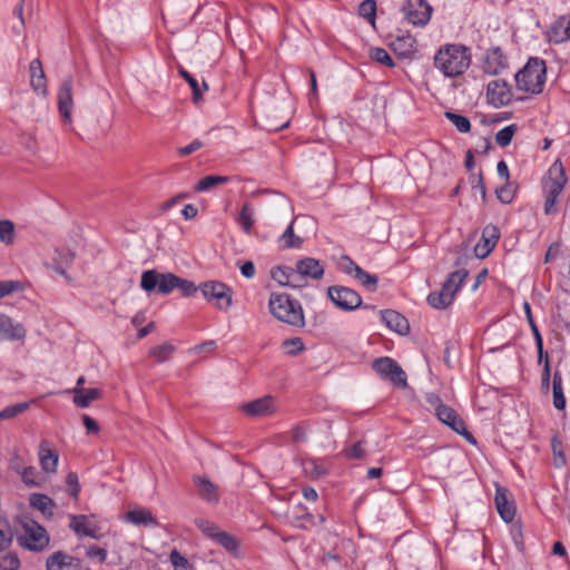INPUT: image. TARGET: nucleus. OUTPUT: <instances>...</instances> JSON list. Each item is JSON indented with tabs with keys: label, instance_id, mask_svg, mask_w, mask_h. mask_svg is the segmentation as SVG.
Wrapping results in <instances>:
<instances>
[{
	"label": "nucleus",
	"instance_id": "obj_1",
	"mask_svg": "<svg viewBox=\"0 0 570 570\" xmlns=\"http://www.w3.org/2000/svg\"><path fill=\"white\" fill-rule=\"evenodd\" d=\"M434 61L443 71H464L471 65L470 49L460 43L445 45L438 50Z\"/></svg>",
	"mask_w": 570,
	"mask_h": 570
},
{
	"label": "nucleus",
	"instance_id": "obj_2",
	"mask_svg": "<svg viewBox=\"0 0 570 570\" xmlns=\"http://www.w3.org/2000/svg\"><path fill=\"white\" fill-rule=\"evenodd\" d=\"M271 313L281 322L292 326H304V314L301 304L286 294H272L268 302Z\"/></svg>",
	"mask_w": 570,
	"mask_h": 570
},
{
	"label": "nucleus",
	"instance_id": "obj_3",
	"mask_svg": "<svg viewBox=\"0 0 570 570\" xmlns=\"http://www.w3.org/2000/svg\"><path fill=\"white\" fill-rule=\"evenodd\" d=\"M568 178L564 168L560 161L553 163L549 169V179L544 181V214L554 215L558 212L557 200L564 189Z\"/></svg>",
	"mask_w": 570,
	"mask_h": 570
},
{
	"label": "nucleus",
	"instance_id": "obj_4",
	"mask_svg": "<svg viewBox=\"0 0 570 570\" xmlns=\"http://www.w3.org/2000/svg\"><path fill=\"white\" fill-rule=\"evenodd\" d=\"M178 276L173 273H158L154 269L145 271L141 274L140 286L146 292L157 289L158 293L167 295L176 288Z\"/></svg>",
	"mask_w": 570,
	"mask_h": 570
},
{
	"label": "nucleus",
	"instance_id": "obj_5",
	"mask_svg": "<svg viewBox=\"0 0 570 570\" xmlns=\"http://www.w3.org/2000/svg\"><path fill=\"white\" fill-rule=\"evenodd\" d=\"M372 367L382 379L389 380L393 385L401 389L407 386L405 372L393 358L387 356L376 358Z\"/></svg>",
	"mask_w": 570,
	"mask_h": 570
},
{
	"label": "nucleus",
	"instance_id": "obj_6",
	"mask_svg": "<svg viewBox=\"0 0 570 570\" xmlns=\"http://www.w3.org/2000/svg\"><path fill=\"white\" fill-rule=\"evenodd\" d=\"M199 288L207 301H216L219 309L227 311L232 306L233 291L225 283L209 281L203 283Z\"/></svg>",
	"mask_w": 570,
	"mask_h": 570
},
{
	"label": "nucleus",
	"instance_id": "obj_7",
	"mask_svg": "<svg viewBox=\"0 0 570 570\" xmlns=\"http://www.w3.org/2000/svg\"><path fill=\"white\" fill-rule=\"evenodd\" d=\"M327 295L335 306L344 311H353L362 305L360 294L350 287L330 286Z\"/></svg>",
	"mask_w": 570,
	"mask_h": 570
},
{
	"label": "nucleus",
	"instance_id": "obj_8",
	"mask_svg": "<svg viewBox=\"0 0 570 570\" xmlns=\"http://www.w3.org/2000/svg\"><path fill=\"white\" fill-rule=\"evenodd\" d=\"M24 534L21 537V544L31 551H42L49 543V537L45 528L29 521L23 524Z\"/></svg>",
	"mask_w": 570,
	"mask_h": 570
},
{
	"label": "nucleus",
	"instance_id": "obj_9",
	"mask_svg": "<svg viewBox=\"0 0 570 570\" xmlns=\"http://www.w3.org/2000/svg\"><path fill=\"white\" fill-rule=\"evenodd\" d=\"M403 12L410 23L423 27L431 19L432 7L426 0H406Z\"/></svg>",
	"mask_w": 570,
	"mask_h": 570
},
{
	"label": "nucleus",
	"instance_id": "obj_10",
	"mask_svg": "<svg viewBox=\"0 0 570 570\" xmlns=\"http://www.w3.org/2000/svg\"><path fill=\"white\" fill-rule=\"evenodd\" d=\"M428 402L431 405H435V414L442 423L446 424L455 432L464 431L463 420L459 417V415L452 407L442 404L438 395L429 394Z\"/></svg>",
	"mask_w": 570,
	"mask_h": 570
},
{
	"label": "nucleus",
	"instance_id": "obj_11",
	"mask_svg": "<svg viewBox=\"0 0 570 570\" xmlns=\"http://www.w3.org/2000/svg\"><path fill=\"white\" fill-rule=\"evenodd\" d=\"M240 410L249 416H269L276 412L275 399L272 395H265L242 404Z\"/></svg>",
	"mask_w": 570,
	"mask_h": 570
},
{
	"label": "nucleus",
	"instance_id": "obj_12",
	"mask_svg": "<svg viewBox=\"0 0 570 570\" xmlns=\"http://www.w3.org/2000/svg\"><path fill=\"white\" fill-rule=\"evenodd\" d=\"M547 73H514L515 86L519 90L537 95L542 92Z\"/></svg>",
	"mask_w": 570,
	"mask_h": 570
},
{
	"label": "nucleus",
	"instance_id": "obj_13",
	"mask_svg": "<svg viewBox=\"0 0 570 570\" xmlns=\"http://www.w3.org/2000/svg\"><path fill=\"white\" fill-rule=\"evenodd\" d=\"M495 508L502 520L507 523L512 522L515 517V504L509 499V491L507 488L495 484Z\"/></svg>",
	"mask_w": 570,
	"mask_h": 570
},
{
	"label": "nucleus",
	"instance_id": "obj_14",
	"mask_svg": "<svg viewBox=\"0 0 570 570\" xmlns=\"http://www.w3.org/2000/svg\"><path fill=\"white\" fill-rule=\"evenodd\" d=\"M500 238L499 228L493 225H487L482 230L481 240L475 245L474 253L479 258H485L495 247Z\"/></svg>",
	"mask_w": 570,
	"mask_h": 570
},
{
	"label": "nucleus",
	"instance_id": "obj_15",
	"mask_svg": "<svg viewBox=\"0 0 570 570\" xmlns=\"http://www.w3.org/2000/svg\"><path fill=\"white\" fill-rule=\"evenodd\" d=\"M73 83L71 78L66 79L59 88L58 92V109L65 122H71V110Z\"/></svg>",
	"mask_w": 570,
	"mask_h": 570
},
{
	"label": "nucleus",
	"instance_id": "obj_16",
	"mask_svg": "<svg viewBox=\"0 0 570 570\" xmlns=\"http://www.w3.org/2000/svg\"><path fill=\"white\" fill-rule=\"evenodd\" d=\"M27 330L21 323L14 322L8 315L0 313V337L7 341H22Z\"/></svg>",
	"mask_w": 570,
	"mask_h": 570
},
{
	"label": "nucleus",
	"instance_id": "obj_17",
	"mask_svg": "<svg viewBox=\"0 0 570 570\" xmlns=\"http://www.w3.org/2000/svg\"><path fill=\"white\" fill-rule=\"evenodd\" d=\"M487 99L494 107L508 105L511 100L509 86L500 81L490 82L487 89Z\"/></svg>",
	"mask_w": 570,
	"mask_h": 570
},
{
	"label": "nucleus",
	"instance_id": "obj_18",
	"mask_svg": "<svg viewBox=\"0 0 570 570\" xmlns=\"http://www.w3.org/2000/svg\"><path fill=\"white\" fill-rule=\"evenodd\" d=\"M193 481L197 488V493L200 499L213 504H216L219 501V489L217 484L203 475H195Z\"/></svg>",
	"mask_w": 570,
	"mask_h": 570
},
{
	"label": "nucleus",
	"instance_id": "obj_19",
	"mask_svg": "<svg viewBox=\"0 0 570 570\" xmlns=\"http://www.w3.org/2000/svg\"><path fill=\"white\" fill-rule=\"evenodd\" d=\"M70 529L79 537H90L98 539L97 527L88 519L87 515L78 514L70 517Z\"/></svg>",
	"mask_w": 570,
	"mask_h": 570
},
{
	"label": "nucleus",
	"instance_id": "obj_20",
	"mask_svg": "<svg viewBox=\"0 0 570 570\" xmlns=\"http://www.w3.org/2000/svg\"><path fill=\"white\" fill-rule=\"evenodd\" d=\"M296 268L304 278L309 277L312 279H321L324 275V266L318 259L313 257H305L296 263Z\"/></svg>",
	"mask_w": 570,
	"mask_h": 570
},
{
	"label": "nucleus",
	"instance_id": "obj_21",
	"mask_svg": "<svg viewBox=\"0 0 570 570\" xmlns=\"http://www.w3.org/2000/svg\"><path fill=\"white\" fill-rule=\"evenodd\" d=\"M382 321L390 330L396 332L397 334L405 335L410 331V324L407 320L396 311L386 309L382 312Z\"/></svg>",
	"mask_w": 570,
	"mask_h": 570
},
{
	"label": "nucleus",
	"instance_id": "obj_22",
	"mask_svg": "<svg viewBox=\"0 0 570 570\" xmlns=\"http://www.w3.org/2000/svg\"><path fill=\"white\" fill-rule=\"evenodd\" d=\"M39 460L45 472L55 473L57 471L59 455L50 449L47 440H42L39 445Z\"/></svg>",
	"mask_w": 570,
	"mask_h": 570
},
{
	"label": "nucleus",
	"instance_id": "obj_23",
	"mask_svg": "<svg viewBox=\"0 0 570 570\" xmlns=\"http://www.w3.org/2000/svg\"><path fill=\"white\" fill-rule=\"evenodd\" d=\"M461 76L462 73H443L441 82L443 94L454 98L458 97V94L464 95V89H461L464 85V79Z\"/></svg>",
	"mask_w": 570,
	"mask_h": 570
},
{
	"label": "nucleus",
	"instance_id": "obj_24",
	"mask_svg": "<svg viewBox=\"0 0 570 570\" xmlns=\"http://www.w3.org/2000/svg\"><path fill=\"white\" fill-rule=\"evenodd\" d=\"M485 71H500L509 68L508 58L504 56L500 48H492L487 51L485 58Z\"/></svg>",
	"mask_w": 570,
	"mask_h": 570
},
{
	"label": "nucleus",
	"instance_id": "obj_25",
	"mask_svg": "<svg viewBox=\"0 0 570 570\" xmlns=\"http://www.w3.org/2000/svg\"><path fill=\"white\" fill-rule=\"evenodd\" d=\"M73 393V403L81 409L88 407L91 402L102 396L100 389H79L75 387L70 391Z\"/></svg>",
	"mask_w": 570,
	"mask_h": 570
},
{
	"label": "nucleus",
	"instance_id": "obj_26",
	"mask_svg": "<svg viewBox=\"0 0 570 570\" xmlns=\"http://www.w3.org/2000/svg\"><path fill=\"white\" fill-rule=\"evenodd\" d=\"M126 520L135 525H145L153 528L159 525L153 513L144 508L128 511L126 514Z\"/></svg>",
	"mask_w": 570,
	"mask_h": 570
},
{
	"label": "nucleus",
	"instance_id": "obj_27",
	"mask_svg": "<svg viewBox=\"0 0 570 570\" xmlns=\"http://www.w3.org/2000/svg\"><path fill=\"white\" fill-rule=\"evenodd\" d=\"M416 40L409 32H402L395 37L391 46L393 50L402 57H406L415 49Z\"/></svg>",
	"mask_w": 570,
	"mask_h": 570
},
{
	"label": "nucleus",
	"instance_id": "obj_28",
	"mask_svg": "<svg viewBox=\"0 0 570 570\" xmlns=\"http://www.w3.org/2000/svg\"><path fill=\"white\" fill-rule=\"evenodd\" d=\"M30 505L39 510L47 518L52 517L56 509L53 500L41 493H33L30 495Z\"/></svg>",
	"mask_w": 570,
	"mask_h": 570
},
{
	"label": "nucleus",
	"instance_id": "obj_29",
	"mask_svg": "<svg viewBox=\"0 0 570 570\" xmlns=\"http://www.w3.org/2000/svg\"><path fill=\"white\" fill-rule=\"evenodd\" d=\"M468 277L466 269H458L449 275L442 287L454 298L455 294Z\"/></svg>",
	"mask_w": 570,
	"mask_h": 570
},
{
	"label": "nucleus",
	"instance_id": "obj_30",
	"mask_svg": "<svg viewBox=\"0 0 570 570\" xmlns=\"http://www.w3.org/2000/svg\"><path fill=\"white\" fill-rule=\"evenodd\" d=\"M384 109H385L384 98L375 97L374 101H373V107L371 109H368L366 106L361 115V118L368 124L373 122L374 120L380 121L384 117Z\"/></svg>",
	"mask_w": 570,
	"mask_h": 570
},
{
	"label": "nucleus",
	"instance_id": "obj_31",
	"mask_svg": "<svg viewBox=\"0 0 570 570\" xmlns=\"http://www.w3.org/2000/svg\"><path fill=\"white\" fill-rule=\"evenodd\" d=\"M552 394L554 407L557 410H563L566 407V397L562 387V376L558 371L553 374Z\"/></svg>",
	"mask_w": 570,
	"mask_h": 570
},
{
	"label": "nucleus",
	"instance_id": "obj_32",
	"mask_svg": "<svg viewBox=\"0 0 570 570\" xmlns=\"http://www.w3.org/2000/svg\"><path fill=\"white\" fill-rule=\"evenodd\" d=\"M214 541L233 554H236L239 547V540L235 535L223 530H219V532L216 533Z\"/></svg>",
	"mask_w": 570,
	"mask_h": 570
},
{
	"label": "nucleus",
	"instance_id": "obj_33",
	"mask_svg": "<svg viewBox=\"0 0 570 570\" xmlns=\"http://www.w3.org/2000/svg\"><path fill=\"white\" fill-rule=\"evenodd\" d=\"M428 303L433 308L442 309L446 308L453 301V297L441 287L439 292H433L428 296Z\"/></svg>",
	"mask_w": 570,
	"mask_h": 570
},
{
	"label": "nucleus",
	"instance_id": "obj_34",
	"mask_svg": "<svg viewBox=\"0 0 570 570\" xmlns=\"http://www.w3.org/2000/svg\"><path fill=\"white\" fill-rule=\"evenodd\" d=\"M176 351V347L166 342L160 345L154 346L149 350V356L153 357L156 362L163 363L170 358V356Z\"/></svg>",
	"mask_w": 570,
	"mask_h": 570
},
{
	"label": "nucleus",
	"instance_id": "obj_35",
	"mask_svg": "<svg viewBox=\"0 0 570 570\" xmlns=\"http://www.w3.org/2000/svg\"><path fill=\"white\" fill-rule=\"evenodd\" d=\"M184 79L189 83L193 89V100L194 102H198L202 98V90H207L208 85L206 80L202 77L200 79L196 78L193 73H180Z\"/></svg>",
	"mask_w": 570,
	"mask_h": 570
},
{
	"label": "nucleus",
	"instance_id": "obj_36",
	"mask_svg": "<svg viewBox=\"0 0 570 570\" xmlns=\"http://www.w3.org/2000/svg\"><path fill=\"white\" fill-rule=\"evenodd\" d=\"M237 223L240 225V227L243 228V230L245 233H247V234L250 233L255 220H254V212L249 204L246 203L243 205L240 213L237 217Z\"/></svg>",
	"mask_w": 570,
	"mask_h": 570
},
{
	"label": "nucleus",
	"instance_id": "obj_37",
	"mask_svg": "<svg viewBox=\"0 0 570 570\" xmlns=\"http://www.w3.org/2000/svg\"><path fill=\"white\" fill-rule=\"evenodd\" d=\"M229 180L227 176L209 175L202 178L195 186L196 191H207L217 185L226 184Z\"/></svg>",
	"mask_w": 570,
	"mask_h": 570
},
{
	"label": "nucleus",
	"instance_id": "obj_38",
	"mask_svg": "<svg viewBox=\"0 0 570 570\" xmlns=\"http://www.w3.org/2000/svg\"><path fill=\"white\" fill-rule=\"evenodd\" d=\"M29 406H30L29 402H21V403H16V404L9 405V406L4 407L2 411H0V421H7V420L14 419L19 414H22L23 412H26L29 409Z\"/></svg>",
	"mask_w": 570,
	"mask_h": 570
},
{
	"label": "nucleus",
	"instance_id": "obj_39",
	"mask_svg": "<svg viewBox=\"0 0 570 570\" xmlns=\"http://www.w3.org/2000/svg\"><path fill=\"white\" fill-rule=\"evenodd\" d=\"M358 14L374 27L376 18V2L374 0H364L358 6Z\"/></svg>",
	"mask_w": 570,
	"mask_h": 570
},
{
	"label": "nucleus",
	"instance_id": "obj_40",
	"mask_svg": "<svg viewBox=\"0 0 570 570\" xmlns=\"http://www.w3.org/2000/svg\"><path fill=\"white\" fill-rule=\"evenodd\" d=\"M444 115L453 124L458 131L462 134L470 131L471 122L465 116L452 111H446Z\"/></svg>",
	"mask_w": 570,
	"mask_h": 570
},
{
	"label": "nucleus",
	"instance_id": "obj_41",
	"mask_svg": "<svg viewBox=\"0 0 570 570\" xmlns=\"http://www.w3.org/2000/svg\"><path fill=\"white\" fill-rule=\"evenodd\" d=\"M370 58L387 68H394V61L392 57L389 55V52L383 48H373L370 50Z\"/></svg>",
	"mask_w": 570,
	"mask_h": 570
},
{
	"label": "nucleus",
	"instance_id": "obj_42",
	"mask_svg": "<svg viewBox=\"0 0 570 570\" xmlns=\"http://www.w3.org/2000/svg\"><path fill=\"white\" fill-rule=\"evenodd\" d=\"M14 224L9 219L0 220V242L10 245L14 242Z\"/></svg>",
	"mask_w": 570,
	"mask_h": 570
},
{
	"label": "nucleus",
	"instance_id": "obj_43",
	"mask_svg": "<svg viewBox=\"0 0 570 570\" xmlns=\"http://www.w3.org/2000/svg\"><path fill=\"white\" fill-rule=\"evenodd\" d=\"M294 220L295 219H293L291 222V224L287 226L286 230L281 236V240L284 243L285 248H298L303 243V239L294 234V230H293Z\"/></svg>",
	"mask_w": 570,
	"mask_h": 570
},
{
	"label": "nucleus",
	"instance_id": "obj_44",
	"mask_svg": "<svg viewBox=\"0 0 570 570\" xmlns=\"http://www.w3.org/2000/svg\"><path fill=\"white\" fill-rule=\"evenodd\" d=\"M194 523L198 530H200L206 537L210 538L212 540L216 538V533H218L220 530L217 524L204 518L195 519Z\"/></svg>",
	"mask_w": 570,
	"mask_h": 570
},
{
	"label": "nucleus",
	"instance_id": "obj_45",
	"mask_svg": "<svg viewBox=\"0 0 570 570\" xmlns=\"http://www.w3.org/2000/svg\"><path fill=\"white\" fill-rule=\"evenodd\" d=\"M354 278H356L361 285L370 292H374L377 287V277L375 275L368 274L361 267L356 271Z\"/></svg>",
	"mask_w": 570,
	"mask_h": 570
},
{
	"label": "nucleus",
	"instance_id": "obj_46",
	"mask_svg": "<svg viewBox=\"0 0 570 570\" xmlns=\"http://www.w3.org/2000/svg\"><path fill=\"white\" fill-rule=\"evenodd\" d=\"M518 130V126L515 124L509 125L503 129L499 130L495 135V141L501 147H507L510 145L514 134Z\"/></svg>",
	"mask_w": 570,
	"mask_h": 570
},
{
	"label": "nucleus",
	"instance_id": "obj_47",
	"mask_svg": "<svg viewBox=\"0 0 570 570\" xmlns=\"http://www.w3.org/2000/svg\"><path fill=\"white\" fill-rule=\"evenodd\" d=\"M287 355L295 356L304 351L305 345L301 337L287 338L282 344Z\"/></svg>",
	"mask_w": 570,
	"mask_h": 570
},
{
	"label": "nucleus",
	"instance_id": "obj_48",
	"mask_svg": "<svg viewBox=\"0 0 570 570\" xmlns=\"http://www.w3.org/2000/svg\"><path fill=\"white\" fill-rule=\"evenodd\" d=\"M30 85L36 94L42 97L47 96V78L46 73H31Z\"/></svg>",
	"mask_w": 570,
	"mask_h": 570
},
{
	"label": "nucleus",
	"instance_id": "obj_49",
	"mask_svg": "<svg viewBox=\"0 0 570 570\" xmlns=\"http://www.w3.org/2000/svg\"><path fill=\"white\" fill-rule=\"evenodd\" d=\"M292 267L287 266H277L274 267L271 272L272 278L282 286H287L289 282V273Z\"/></svg>",
	"mask_w": 570,
	"mask_h": 570
},
{
	"label": "nucleus",
	"instance_id": "obj_50",
	"mask_svg": "<svg viewBox=\"0 0 570 570\" xmlns=\"http://www.w3.org/2000/svg\"><path fill=\"white\" fill-rule=\"evenodd\" d=\"M289 125V119H285L284 121L279 122L274 119V115H266L263 119V128L268 131H278L284 128H287Z\"/></svg>",
	"mask_w": 570,
	"mask_h": 570
},
{
	"label": "nucleus",
	"instance_id": "obj_51",
	"mask_svg": "<svg viewBox=\"0 0 570 570\" xmlns=\"http://www.w3.org/2000/svg\"><path fill=\"white\" fill-rule=\"evenodd\" d=\"M273 207L275 212L284 213L285 215H291L293 213V207L289 199L281 194L275 196Z\"/></svg>",
	"mask_w": 570,
	"mask_h": 570
},
{
	"label": "nucleus",
	"instance_id": "obj_52",
	"mask_svg": "<svg viewBox=\"0 0 570 570\" xmlns=\"http://www.w3.org/2000/svg\"><path fill=\"white\" fill-rule=\"evenodd\" d=\"M303 468L306 474L312 478H321L326 474V469L318 465L314 460H307L303 463Z\"/></svg>",
	"mask_w": 570,
	"mask_h": 570
},
{
	"label": "nucleus",
	"instance_id": "obj_53",
	"mask_svg": "<svg viewBox=\"0 0 570 570\" xmlns=\"http://www.w3.org/2000/svg\"><path fill=\"white\" fill-rule=\"evenodd\" d=\"M12 531L8 524L0 522V552L8 549L12 542Z\"/></svg>",
	"mask_w": 570,
	"mask_h": 570
},
{
	"label": "nucleus",
	"instance_id": "obj_54",
	"mask_svg": "<svg viewBox=\"0 0 570 570\" xmlns=\"http://www.w3.org/2000/svg\"><path fill=\"white\" fill-rule=\"evenodd\" d=\"M365 448H364V441H358L354 443L352 446L344 450V455L347 459H364L365 458Z\"/></svg>",
	"mask_w": 570,
	"mask_h": 570
},
{
	"label": "nucleus",
	"instance_id": "obj_55",
	"mask_svg": "<svg viewBox=\"0 0 570 570\" xmlns=\"http://www.w3.org/2000/svg\"><path fill=\"white\" fill-rule=\"evenodd\" d=\"M20 567V560L16 553H8L0 558L1 570H18Z\"/></svg>",
	"mask_w": 570,
	"mask_h": 570
},
{
	"label": "nucleus",
	"instance_id": "obj_56",
	"mask_svg": "<svg viewBox=\"0 0 570 570\" xmlns=\"http://www.w3.org/2000/svg\"><path fill=\"white\" fill-rule=\"evenodd\" d=\"M523 309H524V313L527 315V320H528V323L531 327V331L533 333V336H534V340H535V345H541V334L539 332V328L532 317V313H531V306L528 302H524L523 303Z\"/></svg>",
	"mask_w": 570,
	"mask_h": 570
},
{
	"label": "nucleus",
	"instance_id": "obj_57",
	"mask_svg": "<svg viewBox=\"0 0 570 570\" xmlns=\"http://www.w3.org/2000/svg\"><path fill=\"white\" fill-rule=\"evenodd\" d=\"M169 558H170V562H171L173 567L175 568V570H189L190 569L189 561L184 556H181L177 550H173L170 552Z\"/></svg>",
	"mask_w": 570,
	"mask_h": 570
},
{
	"label": "nucleus",
	"instance_id": "obj_58",
	"mask_svg": "<svg viewBox=\"0 0 570 570\" xmlns=\"http://www.w3.org/2000/svg\"><path fill=\"white\" fill-rule=\"evenodd\" d=\"M63 559H66V553L61 551L53 553L47 560V570H62Z\"/></svg>",
	"mask_w": 570,
	"mask_h": 570
},
{
	"label": "nucleus",
	"instance_id": "obj_59",
	"mask_svg": "<svg viewBox=\"0 0 570 570\" xmlns=\"http://www.w3.org/2000/svg\"><path fill=\"white\" fill-rule=\"evenodd\" d=\"M518 71H547V66L544 60L533 57Z\"/></svg>",
	"mask_w": 570,
	"mask_h": 570
},
{
	"label": "nucleus",
	"instance_id": "obj_60",
	"mask_svg": "<svg viewBox=\"0 0 570 570\" xmlns=\"http://www.w3.org/2000/svg\"><path fill=\"white\" fill-rule=\"evenodd\" d=\"M184 296H191L197 292L196 285L187 279L178 277L177 286Z\"/></svg>",
	"mask_w": 570,
	"mask_h": 570
},
{
	"label": "nucleus",
	"instance_id": "obj_61",
	"mask_svg": "<svg viewBox=\"0 0 570 570\" xmlns=\"http://www.w3.org/2000/svg\"><path fill=\"white\" fill-rule=\"evenodd\" d=\"M340 268L348 275H352L353 277L356 274V271L360 269V266L354 263L348 256H342Z\"/></svg>",
	"mask_w": 570,
	"mask_h": 570
},
{
	"label": "nucleus",
	"instance_id": "obj_62",
	"mask_svg": "<svg viewBox=\"0 0 570 570\" xmlns=\"http://www.w3.org/2000/svg\"><path fill=\"white\" fill-rule=\"evenodd\" d=\"M67 484L70 488V495L75 499L78 498L80 492L79 479L76 472H69L67 475Z\"/></svg>",
	"mask_w": 570,
	"mask_h": 570
},
{
	"label": "nucleus",
	"instance_id": "obj_63",
	"mask_svg": "<svg viewBox=\"0 0 570 570\" xmlns=\"http://www.w3.org/2000/svg\"><path fill=\"white\" fill-rule=\"evenodd\" d=\"M21 288L20 282L17 281H4L0 282V298L13 293Z\"/></svg>",
	"mask_w": 570,
	"mask_h": 570
},
{
	"label": "nucleus",
	"instance_id": "obj_64",
	"mask_svg": "<svg viewBox=\"0 0 570 570\" xmlns=\"http://www.w3.org/2000/svg\"><path fill=\"white\" fill-rule=\"evenodd\" d=\"M556 29H562V38L570 40V17H561L556 21Z\"/></svg>",
	"mask_w": 570,
	"mask_h": 570
}]
</instances>
